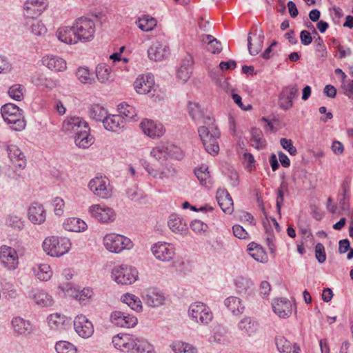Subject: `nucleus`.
Returning a JSON list of instances; mask_svg holds the SVG:
<instances>
[{"instance_id": "obj_1", "label": "nucleus", "mask_w": 353, "mask_h": 353, "mask_svg": "<svg viewBox=\"0 0 353 353\" xmlns=\"http://www.w3.org/2000/svg\"><path fill=\"white\" fill-rule=\"evenodd\" d=\"M179 149L170 143L161 144L150 151L152 160H141V164L148 174L154 179H170L176 174L175 168L167 163V158H177Z\"/></svg>"}, {"instance_id": "obj_2", "label": "nucleus", "mask_w": 353, "mask_h": 353, "mask_svg": "<svg viewBox=\"0 0 353 353\" xmlns=\"http://www.w3.org/2000/svg\"><path fill=\"white\" fill-rule=\"evenodd\" d=\"M71 243L66 237L50 236L43 242V250L51 256L59 257L68 252Z\"/></svg>"}, {"instance_id": "obj_3", "label": "nucleus", "mask_w": 353, "mask_h": 353, "mask_svg": "<svg viewBox=\"0 0 353 353\" xmlns=\"http://www.w3.org/2000/svg\"><path fill=\"white\" fill-rule=\"evenodd\" d=\"M73 28L79 41L88 42L94 39L96 26L92 19L85 17H79L73 23Z\"/></svg>"}, {"instance_id": "obj_4", "label": "nucleus", "mask_w": 353, "mask_h": 353, "mask_svg": "<svg viewBox=\"0 0 353 353\" xmlns=\"http://www.w3.org/2000/svg\"><path fill=\"white\" fill-rule=\"evenodd\" d=\"M199 135L207 152L211 155H216L219 151L218 139L220 137V132L218 128L212 129L205 126H200L198 128Z\"/></svg>"}, {"instance_id": "obj_5", "label": "nucleus", "mask_w": 353, "mask_h": 353, "mask_svg": "<svg viewBox=\"0 0 353 353\" xmlns=\"http://www.w3.org/2000/svg\"><path fill=\"white\" fill-rule=\"evenodd\" d=\"M138 271L135 268L121 265L112 270V279L118 284L131 285L138 279Z\"/></svg>"}, {"instance_id": "obj_6", "label": "nucleus", "mask_w": 353, "mask_h": 353, "mask_svg": "<svg viewBox=\"0 0 353 353\" xmlns=\"http://www.w3.org/2000/svg\"><path fill=\"white\" fill-rule=\"evenodd\" d=\"M188 313L192 320L196 323L208 324L212 319V313L210 308L201 302L191 304Z\"/></svg>"}, {"instance_id": "obj_7", "label": "nucleus", "mask_w": 353, "mask_h": 353, "mask_svg": "<svg viewBox=\"0 0 353 353\" xmlns=\"http://www.w3.org/2000/svg\"><path fill=\"white\" fill-rule=\"evenodd\" d=\"M0 262L8 270H14L19 265V256L12 247L2 245L0 248Z\"/></svg>"}, {"instance_id": "obj_8", "label": "nucleus", "mask_w": 353, "mask_h": 353, "mask_svg": "<svg viewBox=\"0 0 353 353\" xmlns=\"http://www.w3.org/2000/svg\"><path fill=\"white\" fill-rule=\"evenodd\" d=\"M141 297L145 303L151 307L162 305L165 301L164 294L156 288H150L143 290L141 293Z\"/></svg>"}, {"instance_id": "obj_9", "label": "nucleus", "mask_w": 353, "mask_h": 353, "mask_svg": "<svg viewBox=\"0 0 353 353\" xmlns=\"http://www.w3.org/2000/svg\"><path fill=\"white\" fill-rule=\"evenodd\" d=\"M151 250L154 256L161 261H170L175 255L174 247L165 242L155 243L152 247Z\"/></svg>"}, {"instance_id": "obj_10", "label": "nucleus", "mask_w": 353, "mask_h": 353, "mask_svg": "<svg viewBox=\"0 0 353 353\" xmlns=\"http://www.w3.org/2000/svg\"><path fill=\"white\" fill-rule=\"evenodd\" d=\"M59 288L68 296H74L79 299L80 302L90 299L92 295V290L90 288H85L81 290H77L74 288L73 284L70 282L61 284Z\"/></svg>"}, {"instance_id": "obj_11", "label": "nucleus", "mask_w": 353, "mask_h": 353, "mask_svg": "<svg viewBox=\"0 0 353 353\" xmlns=\"http://www.w3.org/2000/svg\"><path fill=\"white\" fill-rule=\"evenodd\" d=\"M74 328L78 335L83 339L90 337L94 332V326L85 316L78 315L74 320Z\"/></svg>"}, {"instance_id": "obj_12", "label": "nucleus", "mask_w": 353, "mask_h": 353, "mask_svg": "<svg viewBox=\"0 0 353 353\" xmlns=\"http://www.w3.org/2000/svg\"><path fill=\"white\" fill-rule=\"evenodd\" d=\"M140 128L145 135L152 139L163 136L165 132L162 123L148 119L141 122Z\"/></svg>"}, {"instance_id": "obj_13", "label": "nucleus", "mask_w": 353, "mask_h": 353, "mask_svg": "<svg viewBox=\"0 0 353 353\" xmlns=\"http://www.w3.org/2000/svg\"><path fill=\"white\" fill-rule=\"evenodd\" d=\"M107 181H108V179L97 176L90 181L88 188L96 196L102 199H108L110 193L107 188Z\"/></svg>"}, {"instance_id": "obj_14", "label": "nucleus", "mask_w": 353, "mask_h": 353, "mask_svg": "<svg viewBox=\"0 0 353 353\" xmlns=\"http://www.w3.org/2000/svg\"><path fill=\"white\" fill-rule=\"evenodd\" d=\"M136 336L120 333L112 339L114 347L123 352H131Z\"/></svg>"}, {"instance_id": "obj_15", "label": "nucleus", "mask_w": 353, "mask_h": 353, "mask_svg": "<svg viewBox=\"0 0 353 353\" xmlns=\"http://www.w3.org/2000/svg\"><path fill=\"white\" fill-rule=\"evenodd\" d=\"M88 123L80 117H69L67 118L63 123L62 131L65 133L75 136L77 132L83 129L84 125Z\"/></svg>"}, {"instance_id": "obj_16", "label": "nucleus", "mask_w": 353, "mask_h": 353, "mask_svg": "<svg viewBox=\"0 0 353 353\" xmlns=\"http://www.w3.org/2000/svg\"><path fill=\"white\" fill-rule=\"evenodd\" d=\"M137 319L127 313L114 311L112 312V323L121 327H133L137 324Z\"/></svg>"}, {"instance_id": "obj_17", "label": "nucleus", "mask_w": 353, "mask_h": 353, "mask_svg": "<svg viewBox=\"0 0 353 353\" xmlns=\"http://www.w3.org/2000/svg\"><path fill=\"white\" fill-rule=\"evenodd\" d=\"M8 157L14 165L15 169H24L26 166V159L24 154L15 145H10L8 146ZM17 172V170L14 171Z\"/></svg>"}, {"instance_id": "obj_18", "label": "nucleus", "mask_w": 353, "mask_h": 353, "mask_svg": "<svg viewBox=\"0 0 353 353\" xmlns=\"http://www.w3.org/2000/svg\"><path fill=\"white\" fill-rule=\"evenodd\" d=\"M216 199L223 212L228 214H232L234 210L233 201L226 190L219 189L216 191Z\"/></svg>"}, {"instance_id": "obj_19", "label": "nucleus", "mask_w": 353, "mask_h": 353, "mask_svg": "<svg viewBox=\"0 0 353 353\" xmlns=\"http://www.w3.org/2000/svg\"><path fill=\"white\" fill-rule=\"evenodd\" d=\"M272 309L279 317L286 318L292 314V304L285 298L277 299L272 303Z\"/></svg>"}, {"instance_id": "obj_20", "label": "nucleus", "mask_w": 353, "mask_h": 353, "mask_svg": "<svg viewBox=\"0 0 353 353\" xmlns=\"http://www.w3.org/2000/svg\"><path fill=\"white\" fill-rule=\"evenodd\" d=\"M154 85V77L151 74L143 75L138 77L134 81V86L139 94L149 93Z\"/></svg>"}, {"instance_id": "obj_21", "label": "nucleus", "mask_w": 353, "mask_h": 353, "mask_svg": "<svg viewBox=\"0 0 353 353\" xmlns=\"http://www.w3.org/2000/svg\"><path fill=\"white\" fill-rule=\"evenodd\" d=\"M90 117L97 121H101L103 127L106 130H110V123L108 121L109 114L108 110L103 106L98 104L92 105L90 109Z\"/></svg>"}, {"instance_id": "obj_22", "label": "nucleus", "mask_w": 353, "mask_h": 353, "mask_svg": "<svg viewBox=\"0 0 353 353\" xmlns=\"http://www.w3.org/2000/svg\"><path fill=\"white\" fill-rule=\"evenodd\" d=\"M133 247L131 240L121 234H112V252L119 253L123 250H130Z\"/></svg>"}, {"instance_id": "obj_23", "label": "nucleus", "mask_w": 353, "mask_h": 353, "mask_svg": "<svg viewBox=\"0 0 353 353\" xmlns=\"http://www.w3.org/2000/svg\"><path fill=\"white\" fill-rule=\"evenodd\" d=\"M47 0H27L23 6L27 14L34 17L41 14L47 8Z\"/></svg>"}, {"instance_id": "obj_24", "label": "nucleus", "mask_w": 353, "mask_h": 353, "mask_svg": "<svg viewBox=\"0 0 353 353\" xmlns=\"http://www.w3.org/2000/svg\"><path fill=\"white\" fill-rule=\"evenodd\" d=\"M46 218V210L42 205L34 203L28 209V219L34 224L43 223Z\"/></svg>"}, {"instance_id": "obj_25", "label": "nucleus", "mask_w": 353, "mask_h": 353, "mask_svg": "<svg viewBox=\"0 0 353 353\" xmlns=\"http://www.w3.org/2000/svg\"><path fill=\"white\" fill-rule=\"evenodd\" d=\"M90 212L99 222L106 223L110 220V209L103 205H92L90 207Z\"/></svg>"}, {"instance_id": "obj_26", "label": "nucleus", "mask_w": 353, "mask_h": 353, "mask_svg": "<svg viewBox=\"0 0 353 353\" xmlns=\"http://www.w3.org/2000/svg\"><path fill=\"white\" fill-rule=\"evenodd\" d=\"M168 47L161 44L159 41L153 43L148 50V57L151 60L156 61L163 59L168 55Z\"/></svg>"}, {"instance_id": "obj_27", "label": "nucleus", "mask_w": 353, "mask_h": 353, "mask_svg": "<svg viewBox=\"0 0 353 353\" xmlns=\"http://www.w3.org/2000/svg\"><path fill=\"white\" fill-rule=\"evenodd\" d=\"M131 353H157L153 344L143 337L135 336Z\"/></svg>"}, {"instance_id": "obj_28", "label": "nucleus", "mask_w": 353, "mask_h": 353, "mask_svg": "<svg viewBox=\"0 0 353 353\" xmlns=\"http://www.w3.org/2000/svg\"><path fill=\"white\" fill-rule=\"evenodd\" d=\"M42 63L50 70L56 72L64 71L67 68L66 62L64 59L54 55H48L43 57Z\"/></svg>"}, {"instance_id": "obj_29", "label": "nucleus", "mask_w": 353, "mask_h": 353, "mask_svg": "<svg viewBox=\"0 0 353 353\" xmlns=\"http://www.w3.org/2000/svg\"><path fill=\"white\" fill-rule=\"evenodd\" d=\"M90 128L88 124L84 125L83 129L81 130L74 137V143L77 146L81 148H88L94 142L93 137L89 134Z\"/></svg>"}, {"instance_id": "obj_30", "label": "nucleus", "mask_w": 353, "mask_h": 353, "mask_svg": "<svg viewBox=\"0 0 353 353\" xmlns=\"http://www.w3.org/2000/svg\"><path fill=\"white\" fill-rule=\"evenodd\" d=\"M57 36L59 41L67 44H74L79 41L76 37L73 25L59 28Z\"/></svg>"}, {"instance_id": "obj_31", "label": "nucleus", "mask_w": 353, "mask_h": 353, "mask_svg": "<svg viewBox=\"0 0 353 353\" xmlns=\"http://www.w3.org/2000/svg\"><path fill=\"white\" fill-rule=\"evenodd\" d=\"M65 230L70 232H81L87 230L88 225L84 221L79 218H68L63 222Z\"/></svg>"}, {"instance_id": "obj_32", "label": "nucleus", "mask_w": 353, "mask_h": 353, "mask_svg": "<svg viewBox=\"0 0 353 353\" xmlns=\"http://www.w3.org/2000/svg\"><path fill=\"white\" fill-rule=\"evenodd\" d=\"M192 59L190 56L186 57L182 60L180 68L176 72V77L183 83L186 82L192 74Z\"/></svg>"}, {"instance_id": "obj_33", "label": "nucleus", "mask_w": 353, "mask_h": 353, "mask_svg": "<svg viewBox=\"0 0 353 353\" xmlns=\"http://www.w3.org/2000/svg\"><path fill=\"white\" fill-rule=\"evenodd\" d=\"M9 118L5 121L10 125V128L15 131H21L24 129L26 123L21 109L13 114L10 115Z\"/></svg>"}, {"instance_id": "obj_34", "label": "nucleus", "mask_w": 353, "mask_h": 353, "mask_svg": "<svg viewBox=\"0 0 353 353\" xmlns=\"http://www.w3.org/2000/svg\"><path fill=\"white\" fill-rule=\"evenodd\" d=\"M168 225L170 229L175 233L183 234L188 230L185 221L176 214L170 215Z\"/></svg>"}, {"instance_id": "obj_35", "label": "nucleus", "mask_w": 353, "mask_h": 353, "mask_svg": "<svg viewBox=\"0 0 353 353\" xmlns=\"http://www.w3.org/2000/svg\"><path fill=\"white\" fill-rule=\"evenodd\" d=\"M224 304L226 307L235 316L239 315L244 312L245 306L241 300L236 297L231 296L227 298Z\"/></svg>"}, {"instance_id": "obj_36", "label": "nucleus", "mask_w": 353, "mask_h": 353, "mask_svg": "<svg viewBox=\"0 0 353 353\" xmlns=\"http://www.w3.org/2000/svg\"><path fill=\"white\" fill-rule=\"evenodd\" d=\"M238 327L243 334L252 336L256 332L258 323L252 318L245 317L239 321Z\"/></svg>"}, {"instance_id": "obj_37", "label": "nucleus", "mask_w": 353, "mask_h": 353, "mask_svg": "<svg viewBox=\"0 0 353 353\" xmlns=\"http://www.w3.org/2000/svg\"><path fill=\"white\" fill-rule=\"evenodd\" d=\"M275 343L281 353H299V347L288 341L285 337L279 336L275 338Z\"/></svg>"}, {"instance_id": "obj_38", "label": "nucleus", "mask_w": 353, "mask_h": 353, "mask_svg": "<svg viewBox=\"0 0 353 353\" xmlns=\"http://www.w3.org/2000/svg\"><path fill=\"white\" fill-rule=\"evenodd\" d=\"M14 332L19 334H30L32 329L30 323L21 317H15L12 321Z\"/></svg>"}, {"instance_id": "obj_39", "label": "nucleus", "mask_w": 353, "mask_h": 353, "mask_svg": "<svg viewBox=\"0 0 353 353\" xmlns=\"http://www.w3.org/2000/svg\"><path fill=\"white\" fill-rule=\"evenodd\" d=\"M249 254L256 261L263 263L267 259V256L262 247L254 242H251L248 245Z\"/></svg>"}, {"instance_id": "obj_40", "label": "nucleus", "mask_w": 353, "mask_h": 353, "mask_svg": "<svg viewBox=\"0 0 353 353\" xmlns=\"http://www.w3.org/2000/svg\"><path fill=\"white\" fill-rule=\"evenodd\" d=\"M234 284L238 293L241 294H245L252 291L254 285L250 279L241 276H237L234 279Z\"/></svg>"}, {"instance_id": "obj_41", "label": "nucleus", "mask_w": 353, "mask_h": 353, "mask_svg": "<svg viewBox=\"0 0 353 353\" xmlns=\"http://www.w3.org/2000/svg\"><path fill=\"white\" fill-rule=\"evenodd\" d=\"M32 299L41 307H49L53 304L52 297L43 290H37L32 295Z\"/></svg>"}, {"instance_id": "obj_42", "label": "nucleus", "mask_w": 353, "mask_h": 353, "mask_svg": "<svg viewBox=\"0 0 353 353\" xmlns=\"http://www.w3.org/2000/svg\"><path fill=\"white\" fill-rule=\"evenodd\" d=\"M34 275L41 281L49 280L52 274L50 267L48 264H40L32 268Z\"/></svg>"}, {"instance_id": "obj_43", "label": "nucleus", "mask_w": 353, "mask_h": 353, "mask_svg": "<svg viewBox=\"0 0 353 353\" xmlns=\"http://www.w3.org/2000/svg\"><path fill=\"white\" fill-rule=\"evenodd\" d=\"M263 39L264 35L262 31H260L259 34L257 35L254 43H252V38L250 36H248V48L249 52L251 55H256L262 50Z\"/></svg>"}, {"instance_id": "obj_44", "label": "nucleus", "mask_w": 353, "mask_h": 353, "mask_svg": "<svg viewBox=\"0 0 353 353\" xmlns=\"http://www.w3.org/2000/svg\"><path fill=\"white\" fill-rule=\"evenodd\" d=\"M110 67L105 63H99L96 67V77L101 83H106L110 79Z\"/></svg>"}, {"instance_id": "obj_45", "label": "nucleus", "mask_w": 353, "mask_h": 353, "mask_svg": "<svg viewBox=\"0 0 353 353\" xmlns=\"http://www.w3.org/2000/svg\"><path fill=\"white\" fill-rule=\"evenodd\" d=\"M139 28L145 32H149L157 26V20L150 16H143L139 18L136 22Z\"/></svg>"}, {"instance_id": "obj_46", "label": "nucleus", "mask_w": 353, "mask_h": 353, "mask_svg": "<svg viewBox=\"0 0 353 353\" xmlns=\"http://www.w3.org/2000/svg\"><path fill=\"white\" fill-rule=\"evenodd\" d=\"M205 37L206 38V41L203 39V41L207 43L208 51L212 54H219L222 51V45L219 41L210 34H206Z\"/></svg>"}, {"instance_id": "obj_47", "label": "nucleus", "mask_w": 353, "mask_h": 353, "mask_svg": "<svg viewBox=\"0 0 353 353\" xmlns=\"http://www.w3.org/2000/svg\"><path fill=\"white\" fill-rule=\"evenodd\" d=\"M194 174L201 185H208V183H210V175L208 165L203 164L199 168H196Z\"/></svg>"}, {"instance_id": "obj_48", "label": "nucleus", "mask_w": 353, "mask_h": 353, "mask_svg": "<svg viewBox=\"0 0 353 353\" xmlns=\"http://www.w3.org/2000/svg\"><path fill=\"white\" fill-rule=\"evenodd\" d=\"M172 349L174 353H197V349L194 346L182 341L174 343Z\"/></svg>"}, {"instance_id": "obj_49", "label": "nucleus", "mask_w": 353, "mask_h": 353, "mask_svg": "<svg viewBox=\"0 0 353 353\" xmlns=\"http://www.w3.org/2000/svg\"><path fill=\"white\" fill-rule=\"evenodd\" d=\"M32 83L37 87H43L52 88L54 83L51 79L46 78L43 74L38 73L33 75L31 78Z\"/></svg>"}, {"instance_id": "obj_50", "label": "nucleus", "mask_w": 353, "mask_h": 353, "mask_svg": "<svg viewBox=\"0 0 353 353\" xmlns=\"http://www.w3.org/2000/svg\"><path fill=\"white\" fill-rule=\"evenodd\" d=\"M6 225L14 230H21L24 227V221L19 216L9 214L6 218Z\"/></svg>"}, {"instance_id": "obj_51", "label": "nucleus", "mask_w": 353, "mask_h": 353, "mask_svg": "<svg viewBox=\"0 0 353 353\" xmlns=\"http://www.w3.org/2000/svg\"><path fill=\"white\" fill-rule=\"evenodd\" d=\"M76 76L82 83L90 84L94 81L92 74L88 68H79L76 72Z\"/></svg>"}, {"instance_id": "obj_52", "label": "nucleus", "mask_w": 353, "mask_h": 353, "mask_svg": "<svg viewBox=\"0 0 353 353\" xmlns=\"http://www.w3.org/2000/svg\"><path fill=\"white\" fill-rule=\"evenodd\" d=\"M55 350L57 353H77V347L71 343L60 341L56 343Z\"/></svg>"}, {"instance_id": "obj_53", "label": "nucleus", "mask_w": 353, "mask_h": 353, "mask_svg": "<svg viewBox=\"0 0 353 353\" xmlns=\"http://www.w3.org/2000/svg\"><path fill=\"white\" fill-rule=\"evenodd\" d=\"M65 321V316L58 313L52 314L48 317V323L51 328L59 329Z\"/></svg>"}, {"instance_id": "obj_54", "label": "nucleus", "mask_w": 353, "mask_h": 353, "mask_svg": "<svg viewBox=\"0 0 353 353\" xmlns=\"http://www.w3.org/2000/svg\"><path fill=\"white\" fill-rule=\"evenodd\" d=\"M125 121L121 114H112V132H121L125 127Z\"/></svg>"}, {"instance_id": "obj_55", "label": "nucleus", "mask_w": 353, "mask_h": 353, "mask_svg": "<svg viewBox=\"0 0 353 353\" xmlns=\"http://www.w3.org/2000/svg\"><path fill=\"white\" fill-rule=\"evenodd\" d=\"M188 110L190 117L195 121L204 117L205 112L201 109L200 105L197 103L189 102Z\"/></svg>"}, {"instance_id": "obj_56", "label": "nucleus", "mask_w": 353, "mask_h": 353, "mask_svg": "<svg viewBox=\"0 0 353 353\" xmlns=\"http://www.w3.org/2000/svg\"><path fill=\"white\" fill-rule=\"evenodd\" d=\"M252 140L256 143L255 147L258 149L263 148L265 145L264 141L263 140V132L257 128H252L251 129Z\"/></svg>"}, {"instance_id": "obj_57", "label": "nucleus", "mask_w": 353, "mask_h": 353, "mask_svg": "<svg viewBox=\"0 0 353 353\" xmlns=\"http://www.w3.org/2000/svg\"><path fill=\"white\" fill-rule=\"evenodd\" d=\"M19 109L20 108L14 103H9L3 105L1 108V112L3 120H7L10 115L17 112V111H19Z\"/></svg>"}, {"instance_id": "obj_58", "label": "nucleus", "mask_w": 353, "mask_h": 353, "mask_svg": "<svg viewBox=\"0 0 353 353\" xmlns=\"http://www.w3.org/2000/svg\"><path fill=\"white\" fill-rule=\"evenodd\" d=\"M30 28L31 32L37 36L44 34L47 31V29L44 24L41 21L38 20L32 21Z\"/></svg>"}, {"instance_id": "obj_59", "label": "nucleus", "mask_w": 353, "mask_h": 353, "mask_svg": "<svg viewBox=\"0 0 353 353\" xmlns=\"http://www.w3.org/2000/svg\"><path fill=\"white\" fill-rule=\"evenodd\" d=\"M8 94L12 99L21 101L23 99V87L21 85H14L9 88Z\"/></svg>"}, {"instance_id": "obj_60", "label": "nucleus", "mask_w": 353, "mask_h": 353, "mask_svg": "<svg viewBox=\"0 0 353 353\" xmlns=\"http://www.w3.org/2000/svg\"><path fill=\"white\" fill-rule=\"evenodd\" d=\"M299 88L296 84L289 85L283 88L281 92L288 97L291 101L296 99L298 96Z\"/></svg>"}, {"instance_id": "obj_61", "label": "nucleus", "mask_w": 353, "mask_h": 353, "mask_svg": "<svg viewBox=\"0 0 353 353\" xmlns=\"http://www.w3.org/2000/svg\"><path fill=\"white\" fill-rule=\"evenodd\" d=\"M281 145L283 149L286 150L290 155L295 156L297 153L296 148L293 145L292 141L291 139H288L286 138H282L280 140Z\"/></svg>"}, {"instance_id": "obj_62", "label": "nucleus", "mask_w": 353, "mask_h": 353, "mask_svg": "<svg viewBox=\"0 0 353 353\" xmlns=\"http://www.w3.org/2000/svg\"><path fill=\"white\" fill-rule=\"evenodd\" d=\"M315 256L320 263H324L326 260L325 247L321 243H318L315 246Z\"/></svg>"}, {"instance_id": "obj_63", "label": "nucleus", "mask_w": 353, "mask_h": 353, "mask_svg": "<svg viewBox=\"0 0 353 353\" xmlns=\"http://www.w3.org/2000/svg\"><path fill=\"white\" fill-rule=\"evenodd\" d=\"M341 88L345 96L353 99V80L348 79L342 81Z\"/></svg>"}, {"instance_id": "obj_64", "label": "nucleus", "mask_w": 353, "mask_h": 353, "mask_svg": "<svg viewBox=\"0 0 353 353\" xmlns=\"http://www.w3.org/2000/svg\"><path fill=\"white\" fill-rule=\"evenodd\" d=\"M52 205L54 206V214L57 216H61L63 214V208L65 205L64 201L59 197H56L52 201Z\"/></svg>"}]
</instances>
